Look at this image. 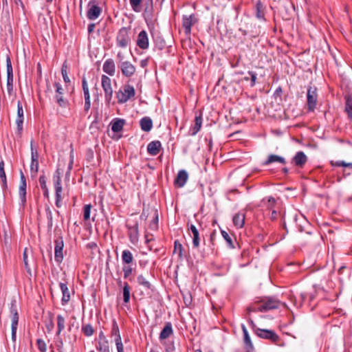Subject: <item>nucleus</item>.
<instances>
[{
    "label": "nucleus",
    "mask_w": 352,
    "mask_h": 352,
    "mask_svg": "<svg viewBox=\"0 0 352 352\" xmlns=\"http://www.w3.org/2000/svg\"><path fill=\"white\" fill-rule=\"evenodd\" d=\"M280 305L286 306L285 303L282 302L280 300L277 299L274 296L266 297L265 300H263V304L256 308H253L252 307H248L247 308V312L248 314H250L251 312H265L269 310L278 309Z\"/></svg>",
    "instance_id": "nucleus-1"
},
{
    "label": "nucleus",
    "mask_w": 352,
    "mask_h": 352,
    "mask_svg": "<svg viewBox=\"0 0 352 352\" xmlns=\"http://www.w3.org/2000/svg\"><path fill=\"white\" fill-rule=\"evenodd\" d=\"M135 95V89L133 86L126 85L122 89L116 93V97L119 103H124Z\"/></svg>",
    "instance_id": "nucleus-2"
},
{
    "label": "nucleus",
    "mask_w": 352,
    "mask_h": 352,
    "mask_svg": "<svg viewBox=\"0 0 352 352\" xmlns=\"http://www.w3.org/2000/svg\"><path fill=\"white\" fill-rule=\"evenodd\" d=\"M307 109L309 111H314L316 109L318 94L315 87H309L307 91Z\"/></svg>",
    "instance_id": "nucleus-3"
},
{
    "label": "nucleus",
    "mask_w": 352,
    "mask_h": 352,
    "mask_svg": "<svg viewBox=\"0 0 352 352\" xmlns=\"http://www.w3.org/2000/svg\"><path fill=\"white\" fill-rule=\"evenodd\" d=\"M255 334L261 338L270 340L274 343L280 340L279 336L273 330L257 328Z\"/></svg>",
    "instance_id": "nucleus-4"
},
{
    "label": "nucleus",
    "mask_w": 352,
    "mask_h": 352,
    "mask_svg": "<svg viewBox=\"0 0 352 352\" xmlns=\"http://www.w3.org/2000/svg\"><path fill=\"white\" fill-rule=\"evenodd\" d=\"M102 87L104 91L106 101L110 102L113 96V89L111 79L105 75H102Z\"/></svg>",
    "instance_id": "nucleus-5"
},
{
    "label": "nucleus",
    "mask_w": 352,
    "mask_h": 352,
    "mask_svg": "<svg viewBox=\"0 0 352 352\" xmlns=\"http://www.w3.org/2000/svg\"><path fill=\"white\" fill-rule=\"evenodd\" d=\"M101 11V8L96 3V1L91 0L88 3L87 16L89 20H95L99 17Z\"/></svg>",
    "instance_id": "nucleus-6"
},
{
    "label": "nucleus",
    "mask_w": 352,
    "mask_h": 352,
    "mask_svg": "<svg viewBox=\"0 0 352 352\" xmlns=\"http://www.w3.org/2000/svg\"><path fill=\"white\" fill-rule=\"evenodd\" d=\"M117 44L120 47H126L130 41L129 30L126 28H122L116 38Z\"/></svg>",
    "instance_id": "nucleus-7"
},
{
    "label": "nucleus",
    "mask_w": 352,
    "mask_h": 352,
    "mask_svg": "<svg viewBox=\"0 0 352 352\" xmlns=\"http://www.w3.org/2000/svg\"><path fill=\"white\" fill-rule=\"evenodd\" d=\"M63 247L64 243L62 237H58L55 240L54 258L58 263L62 262L63 259Z\"/></svg>",
    "instance_id": "nucleus-8"
},
{
    "label": "nucleus",
    "mask_w": 352,
    "mask_h": 352,
    "mask_svg": "<svg viewBox=\"0 0 352 352\" xmlns=\"http://www.w3.org/2000/svg\"><path fill=\"white\" fill-rule=\"evenodd\" d=\"M7 69V90L10 94L13 91V72L10 57L6 59Z\"/></svg>",
    "instance_id": "nucleus-9"
},
{
    "label": "nucleus",
    "mask_w": 352,
    "mask_h": 352,
    "mask_svg": "<svg viewBox=\"0 0 352 352\" xmlns=\"http://www.w3.org/2000/svg\"><path fill=\"white\" fill-rule=\"evenodd\" d=\"M307 160V156L303 151H300L292 158L291 163L298 168H303Z\"/></svg>",
    "instance_id": "nucleus-10"
},
{
    "label": "nucleus",
    "mask_w": 352,
    "mask_h": 352,
    "mask_svg": "<svg viewBox=\"0 0 352 352\" xmlns=\"http://www.w3.org/2000/svg\"><path fill=\"white\" fill-rule=\"evenodd\" d=\"M54 87L56 88L55 100L58 104L61 107H65L67 104V100H65L63 95V89L59 82H55Z\"/></svg>",
    "instance_id": "nucleus-11"
},
{
    "label": "nucleus",
    "mask_w": 352,
    "mask_h": 352,
    "mask_svg": "<svg viewBox=\"0 0 352 352\" xmlns=\"http://www.w3.org/2000/svg\"><path fill=\"white\" fill-rule=\"evenodd\" d=\"M19 197L23 206L26 203V180L23 173H21Z\"/></svg>",
    "instance_id": "nucleus-12"
},
{
    "label": "nucleus",
    "mask_w": 352,
    "mask_h": 352,
    "mask_svg": "<svg viewBox=\"0 0 352 352\" xmlns=\"http://www.w3.org/2000/svg\"><path fill=\"white\" fill-rule=\"evenodd\" d=\"M82 86L84 97H85L84 110H85V111L87 112L90 109L91 101H90V94H89L87 82L85 77L82 78Z\"/></svg>",
    "instance_id": "nucleus-13"
},
{
    "label": "nucleus",
    "mask_w": 352,
    "mask_h": 352,
    "mask_svg": "<svg viewBox=\"0 0 352 352\" xmlns=\"http://www.w3.org/2000/svg\"><path fill=\"white\" fill-rule=\"evenodd\" d=\"M122 73L126 77H130L135 72V66L129 61H122L120 65Z\"/></svg>",
    "instance_id": "nucleus-14"
},
{
    "label": "nucleus",
    "mask_w": 352,
    "mask_h": 352,
    "mask_svg": "<svg viewBox=\"0 0 352 352\" xmlns=\"http://www.w3.org/2000/svg\"><path fill=\"white\" fill-rule=\"evenodd\" d=\"M196 22L194 14L184 15L182 20V25L186 34H190L192 25Z\"/></svg>",
    "instance_id": "nucleus-15"
},
{
    "label": "nucleus",
    "mask_w": 352,
    "mask_h": 352,
    "mask_svg": "<svg viewBox=\"0 0 352 352\" xmlns=\"http://www.w3.org/2000/svg\"><path fill=\"white\" fill-rule=\"evenodd\" d=\"M23 109L22 104L20 101L17 102V118L16 120V124L17 126V131L19 134L21 135L23 131Z\"/></svg>",
    "instance_id": "nucleus-16"
},
{
    "label": "nucleus",
    "mask_w": 352,
    "mask_h": 352,
    "mask_svg": "<svg viewBox=\"0 0 352 352\" xmlns=\"http://www.w3.org/2000/svg\"><path fill=\"white\" fill-rule=\"evenodd\" d=\"M137 45L142 50H146L148 47V38L145 30H142L139 33L137 39Z\"/></svg>",
    "instance_id": "nucleus-17"
},
{
    "label": "nucleus",
    "mask_w": 352,
    "mask_h": 352,
    "mask_svg": "<svg viewBox=\"0 0 352 352\" xmlns=\"http://www.w3.org/2000/svg\"><path fill=\"white\" fill-rule=\"evenodd\" d=\"M188 175L186 170H181L178 172L175 179V184L179 188L183 187L187 182Z\"/></svg>",
    "instance_id": "nucleus-18"
},
{
    "label": "nucleus",
    "mask_w": 352,
    "mask_h": 352,
    "mask_svg": "<svg viewBox=\"0 0 352 352\" xmlns=\"http://www.w3.org/2000/svg\"><path fill=\"white\" fill-rule=\"evenodd\" d=\"M128 228H129L128 233H129V236L130 241L132 243L134 244V243H137L138 241V236H139L138 224L137 223H135L132 226H128Z\"/></svg>",
    "instance_id": "nucleus-19"
},
{
    "label": "nucleus",
    "mask_w": 352,
    "mask_h": 352,
    "mask_svg": "<svg viewBox=\"0 0 352 352\" xmlns=\"http://www.w3.org/2000/svg\"><path fill=\"white\" fill-rule=\"evenodd\" d=\"M245 213L239 212L232 217V222L236 228H242L245 223Z\"/></svg>",
    "instance_id": "nucleus-20"
},
{
    "label": "nucleus",
    "mask_w": 352,
    "mask_h": 352,
    "mask_svg": "<svg viewBox=\"0 0 352 352\" xmlns=\"http://www.w3.org/2000/svg\"><path fill=\"white\" fill-rule=\"evenodd\" d=\"M202 124V117L201 115H197L195 118V124L194 126L190 128L189 130V135L194 136L200 130Z\"/></svg>",
    "instance_id": "nucleus-21"
},
{
    "label": "nucleus",
    "mask_w": 352,
    "mask_h": 352,
    "mask_svg": "<svg viewBox=\"0 0 352 352\" xmlns=\"http://www.w3.org/2000/svg\"><path fill=\"white\" fill-rule=\"evenodd\" d=\"M274 162H278L281 164H285L286 160L283 157L275 154H271L268 156L267 159L263 163V165L268 166L269 164Z\"/></svg>",
    "instance_id": "nucleus-22"
},
{
    "label": "nucleus",
    "mask_w": 352,
    "mask_h": 352,
    "mask_svg": "<svg viewBox=\"0 0 352 352\" xmlns=\"http://www.w3.org/2000/svg\"><path fill=\"white\" fill-rule=\"evenodd\" d=\"M161 146L160 141L151 142L147 146V151L151 155H156L160 153Z\"/></svg>",
    "instance_id": "nucleus-23"
},
{
    "label": "nucleus",
    "mask_w": 352,
    "mask_h": 352,
    "mask_svg": "<svg viewBox=\"0 0 352 352\" xmlns=\"http://www.w3.org/2000/svg\"><path fill=\"white\" fill-rule=\"evenodd\" d=\"M256 17L259 20L265 21V7L261 3V0H258L255 5Z\"/></svg>",
    "instance_id": "nucleus-24"
},
{
    "label": "nucleus",
    "mask_w": 352,
    "mask_h": 352,
    "mask_svg": "<svg viewBox=\"0 0 352 352\" xmlns=\"http://www.w3.org/2000/svg\"><path fill=\"white\" fill-rule=\"evenodd\" d=\"M103 71L110 76L115 74L116 67L114 61L112 59H107L103 65Z\"/></svg>",
    "instance_id": "nucleus-25"
},
{
    "label": "nucleus",
    "mask_w": 352,
    "mask_h": 352,
    "mask_svg": "<svg viewBox=\"0 0 352 352\" xmlns=\"http://www.w3.org/2000/svg\"><path fill=\"white\" fill-rule=\"evenodd\" d=\"M10 314L12 316V324L11 327L18 326L19 316L17 312V308L16 301H12L10 306Z\"/></svg>",
    "instance_id": "nucleus-26"
},
{
    "label": "nucleus",
    "mask_w": 352,
    "mask_h": 352,
    "mask_svg": "<svg viewBox=\"0 0 352 352\" xmlns=\"http://www.w3.org/2000/svg\"><path fill=\"white\" fill-rule=\"evenodd\" d=\"M124 124V119L115 118L111 122V130L115 133H118L122 130Z\"/></svg>",
    "instance_id": "nucleus-27"
},
{
    "label": "nucleus",
    "mask_w": 352,
    "mask_h": 352,
    "mask_svg": "<svg viewBox=\"0 0 352 352\" xmlns=\"http://www.w3.org/2000/svg\"><path fill=\"white\" fill-rule=\"evenodd\" d=\"M141 129L145 132H148L153 127V121L149 117H144L140 121Z\"/></svg>",
    "instance_id": "nucleus-28"
},
{
    "label": "nucleus",
    "mask_w": 352,
    "mask_h": 352,
    "mask_svg": "<svg viewBox=\"0 0 352 352\" xmlns=\"http://www.w3.org/2000/svg\"><path fill=\"white\" fill-rule=\"evenodd\" d=\"M221 236L226 242L228 248H234L236 243L235 237L230 236L227 232L221 230Z\"/></svg>",
    "instance_id": "nucleus-29"
},
{
    "label": "nucleus",
    "mask_w": 352,
    "mask_h": 352,
    "mask_svg": "<svg viewBox=\"0 0 352 352\" xmlns=\"http://www.w3.org/2000/svg\"><path fill=\"white\" fill-rule=\"evenodd\" d=\"M345 99V107L344 111L347 114L348 118L352 121V96L346 95Z\"/></svg>",
    "instance_id": "nucleus-30"
},
{
    "label": "nucleus",
    "mask_w": 352,
    "mask_h": 352,
    "mask_svg": "<svg viewBox=\"0 0 352 352\" xmlns=\"http://www.w3.org/2000/svg\"><path fill=\"white\" fill-rule=\"evenodd\" d=\"M60 288L61 289V292L63 293V297H62V304L63 305H66L70 300V295L68 289V287L66 284L63 283H60Z\"/></svg>",
    "instance_id": "nucleus-31"
},
{
    "label": "nucleus",
    "mask_w": 352,
    "mask_h": 352,
    "mask_svg": "<svg viewBox=\"0 0 352 352\" xmlns=\"http://www.w3.org/2000/svg\"><path fill=\"white\" fill-rule=\"evenodd\" d=\"M190 230L192 234V245L194 248H198L199 245V231L194 225H190Z\"/></svg>",
    "instance_id": "nucleus-32"
},
{
    "label": "nucleus",
    "mask_w": 352,
    "mask_h": 352,
    "mask_svg": "<svg viewBox=\"0 0 352 352\" xmlns=\"http://www.w3.org/2000/svg\"><path fill=\"white\" fill-rule=\"evenodd\" d=\"M173 333L172 325L167 322L160 334V339L164 340L168 338Z\"/></svg>",
    "instance_id": "nucleus-33"
},
{
    "label": "nucleus",
    "mask_w": 352,
    "mask_h": 352,
    "mask_svg": "<svg viewBox=\"0 0 352 352\" xmlns=\"http://www.w3.org/2000/svg\"><path fill=\"white\" fill-rule=\"evenodd\" d=\"M243 343L246 351L245 352H253L254 346L249 334H246V336H243Z\"/></svg>",
    "instance_id": "nucleus-34"
},
{
    "label": "nucleus",
    "mask_w": 352,
    "mask_h": 352,
    "mask_svg": "<svg viewBox=\"0 0 352 352\" xmlns=\"http://www.w3.org/2000/svg\"><path fill=\"white\" fill-rule=\"evenodd\" d=\"M133 257L132 253L128 250H124L122 253V260L124 263L129 264L133 261Z\"/></svg>",
    "instance_id": "nucleus-35"
},
{
    "label": "nucleus",
    "mask_w": 352,
    "mask_h": 352,
    "mask_svg": "<svg viewBox=\"0 0 352 352\" xmlns=\"http://www.w3.org/2000/svg\"><path fill=\"white\" fill-rule=\"evenodd\" d=\"M65 327V319L62 315L57 316V335H60L62 331L64 330Z\"/></svg>",
    "instance_id": "nucleus-36"
},
{
    "label": "nucleus",
    "mask_w": 352,
    "mask_h": 352,
    "mask_svg": "<svg viewBox=\"0 0 352 352\" xmlns=\"http://www.w3.org/2000/svg\"><path fill=\"white\" fill-rule=\"evenodd\" d=\"M144 5V14L146 16H151L153 12V0H146Z\"/></svg>",
    "instance_id": "nucleus-37"
},
{
    "label": "nucleus",
    "mask_w": 352,
    "mask_h": 352,
    "mask_svg": "<svg viewBox=\"0 0 352 352\" xmlns=\"http://www.w3.org/2000/svg\"><path fill=\"white\" fill-rule=\"evenodd\" d=\"M130 299V287L126 283L123 287V300L124 303H128Z\"/></svg>",
    "instance_id": "nucleus-38"
},
{
    "label": "nucleus",
    "mask_w": 352,
    "mask_h": 352,
    "mask_svg": "<svg viewBox=\"0 0 352 352\" xmlns=\"http://www.w3.org/2000/svg\"><path fill=\"white\" fill-rule=\"evenodd\" d=\"M82 331L86 336H91L94 331L93 327L90 324H87L82 327Z\"/></svg>",
    "instance_id": "nucleus-39"
},
{
    "label": "nucleus",
    "mask_w": 352,
    "mask_h": 352,
    "mask_svg": "<svg viewBox=\"0 0 352 352\" xmlns=\"http://www.w3.org/2000/svg\"><path fill=\"white\" fill-rule=\"evenodd\" d=\"M92 206L91 204H87L84 207L83 210V218L85 221H87L90 219V213Z\"/></svg>",
    "instance_id": "nucleus-40"
},
{
    "label": "nucleus",
    "mask_w": 352,
    "mask_h": 352,
    "mask_svg": "<svg viewBox=\"0 0 352 352\" xmlns=\"http://www.w3.org/2000/svg\"><path fill=\"white\" fill-rule=\"evenodd\" d=\"M67 69H68V67H67L66 63H64L62 65L61 73L63 75V80L65 82H70L69 78L67 75Z\"/></svg>",
    "instance_id": "nucleus-41"
},
{
    "label": "nucleus",
    "mask_w": 352,
    "mask_h": 352,
    "mask_svg": "<svg viewBox=\"0 0 352 352\" xmlns=\"http://www.w3.org/2000/svg\"><path fill=\"white\" fill-rule=\"evenodd\" d=\"M142 0H129L131 6L133 11L138 12L140 11V6Z\"/></svg>",
    "instance_id": "nucleus-42"
},
{
    "label": "nucleus",
    "mask_w": 352,
    "mask_h": 352,
    "mask_svg": "<svg viewBox=\"0 0 352 352\" xmlns=\"http://www.w3.org/2000/svg\"><path fill=\"white\" fill-rule=\"evenodd\" d=\"M30 148H31V162H38V154L36 151H34L32 141L30 143Z\"/></svg>",
    "instance_id": "nucleus-43"
},
{
    "label": "nucleus",
    "mask_w": 352,
    "mask_h": 352,
    "mask_svg": "<svg viewBox=\"0 0 352 352\" xmlns=\"http://www.w3.org/2000/svg\"><path fill=\"white\" fill-rule=\"evenodd\" d=\"M138 282L145 288L149 289L151 287L150 283L142 275L138 276Z\"/></svg>",
    "instance_id": "nucleus-44"
},
{
    "label": "nucleus",
    "mask_w": 352,
    "mask_h": 352,
    "mask_svg": "<svg viewBox=\"0 0 352 352\" xmlns=\"http://www.w3.org/2000/svg\"><path fill=\"white\" fill-rule=\"evenodd\" d=\"M174 245V252H177L179 258H182L183 252L182 245L177 241H175Z\"/></svg>",
    "instance_id": "nucleus-45"
},
{
    "label": "nucleus",
    "mask_w": 352,
    "mask_h": 352,
    "mask_svg": "<svg viewBox=\"0 0 352 352\" xmlns=\"http://www.w3.org/2000/svg\"><path fill=\"white\" fill-rule=\"evenodd\" d=\"M61 171L59 168H58L54 175V177H53V179H54V186H58V185H61L60 184V175H61Z\"/></svg>",
    "instance_id": "nucleus-46"
},
{
    "label": "nucleus",
    "mask_w": 352,
    "mask_h": 352,
    "mask_svg": "<svg viewBox=\"0 0 352 352\" xmlns=\"http://www.w3.org/2000/svg\"><path fill=\"white\" fill-rule=\"evenodd\" d=\"M116 348L118 350V352H124V347L121 340V336H118L117 338L115 339Z\"/></svg>",
    "instance_id": "nucleus-47"
},
{
    "label": "nucleus",
    "mask_w": 352,
    "mask_h": 352,
    "mask_svg": "<svg viewBox=\"0 0 352 352\" xmlns=\"http://www.w3.org/2000/svg\"><path fill=\"white\" fill-rule=\"evenodd\" d=\"M0 179L2 182L3 188L6 189L7 188V180H6V175L4 169L0 170Z\"/></svg>",
    "instance_id": "nucleus-48"
},
{
    "label": "nucleus",
    "mask_w": 352,
    "mask_h": 352,
    "mask_svg": "<svg viewBox=\"0 0 352 352\" xmlns=\"http://www.w3.org/2000/svg\"><path fill=\"white\" fill-rule=\"evenodd\" d=\"M37 346L41 352H46V351H47L46 344L42 339L37 340Z\"/></svg>",
    "instance_id": "nucleus-49"
},
{
    "label": "nucleus",
    "mask_w": 352,
    "mask_h": 352,
    "mask_svg": "<svg viewBox=\"0 0 352 352\" xmlns=\"http://www.w3.org/2000/svg\"><path fill=\"white\" fill-rule=\"evenodd\" d=\"M109 350V347L108 345V342L107 340H104L103 342H99L98 346H97V349L99 351V352H102L104 349Z\"/></svg>",
    "instance_id": "nucleus-50"
},
{
    "label": "nucleus",
    "mask_w": 352,
    "mask_h": 352,
    "mask_svg": "<svg viewBox=\"0 0 352 352\" xmlns=\"http://www.w3.org/2000/svg\"><path fill=\"white\" fill-rule=\"evenodd\" d=\"M248 74L250 75L251 78L250 87H253L256 84L257 74L256 72L252 71H248Z\"/></svg>",
    "instance_id": "nucleus-51"
},
{
    "label": "nucleus",
    "mask_w": 352,
    "mask_h": 352,
    "mask_svg": "<svg viewBox=\"0 0 352 352\" xmlns=\"http://www.w3.org/2000/svg\"><path fill=\"white\" fill-rule=\"evenodd\" d=\"M331 164L336 166H346L352 168V163H346L344 161H336L334 164L331 162Z\"/></svg>",
    "instance_id": "nucleus-52"
},
{
    "label": "nucleus",
    "mask_w": 352,
    "mask_h": 352,
    "mask_svg": "<svg viewBox=\"0 0 352 352\" xmlns=\"http://www.w3.org/2000/svg\"><path fill=\"white\" fill-rule=\"evenodd\" d=\"M276 203V200L273 197H269L267 198V208L269 210H272Z\"/></svg>",
    "instance_id": "nucleus-53"
},
{
    "label": "nucleus",
    "mask_w": 352,
    "mask_h": 352,
    "mask_svg": "<svg viewBox=\"0 0 352 352\" xmlns=\"http://www.w3.org/2000/svg\"><path fill=\"white\" fill-rule=\"evenodd\" d=\"M23 256V262H24L25 267L28 270V272L30 273V268L28 263L27 248H25L24 250Z\"/></svg>",
    "instance_id": "nucleus-54"
},
{
    "label": "nucleus",
    "mask_w": 352,
    "mask_h": 352,
    "mask_svg": "<svg viewBox=\"0 0 352 352\" xmlns=\"http://www.w3.org/2000/svg\"><path fill=\"white\" fill-rule=\"evenodd\" d=\"M39 184L41 185V189L46 188V179L44 175H42L39 177Z\"/></svg>",
    "instance_id": "nucleus-55"
},
{
    "label": "nucleus",
    "mask_w": 352,
    "mask_h": 352,
    "mask_svg": "<svg viewBox=\"0 0 352 352\" xmlns=\"http://www.w3.org/2000/svg\"><path fill=\"white\" fill-rule=\"evenodd\" d=\"M30 170L36 173L38 170V162H31Z\"/></svg>",
    "instance_id": "nucleus-56"
},
{
    "label": "nucleus",
    "mask_w": 352,
    "mask_h": 352,
    "mask_svg": "<svg viewBox=\"0 0 352 352\" xmlns=\"http://www.w3.org/2000/svg\"><path fill=\"white\" fill-rule=\"evenodd\" d=\"M112 333L116 335V337L118 336H120V335L119 329H118V326L116 322H115V321L113 322V324Z\"/></svg>",
    "instance_id": "nucleus-57"
},
{
    "label": "nucleus",
    "mask_w": 352,
    "mask_h": 352,
    "mask_svg": "<svg viewBox=\"0 0 352 352\" xmlns=\"http://www.w3.org/2000/svg\"><path fill=\"white\" fill-rule=\"evenodd\" d=\"M123 272H124V277L126 278L131 274L132 268L131 267H124Z\"/></svg>",
    "instance_id": "nucleus-58"
},
{
    "label": "nucleus",
    "mask_w": 352,
    "mask_h": 352,
    "mask_svg": "<svg viewBox=\"0 0 352 352\" xmlns=\"http://www.w3.org/2000/svg\"><path fill=\"white\" fill-rule=\"evenodd\" d=\"M54 187L56 191V197H61V193L63 191L61 185L54 186Z\"/></svg>",
    "instance_id": "nucleus-59"
},
{
    "label": "nucleus",
    "mask_w": 352,
    "mask_h": 352,
    "mask_svg": "<svg viewBox=\"0 0 352 352\" xmlns=\"http://www.w3.org/2000/svg\"><path fill=\"white\" fill-rule=\"evenodd\" d=\"M47 219H48V226L50 228L52 227V213L50 210H47Z\"/></svg>",
    "instance_id": "nucleus-60"
},
{
    "label": "nucleus",
    "mask_w": 352,
    "mask_h": 352,
    "mask_svg": "<svg viewBox=\"0 0 352 352\" xmlns=\"http://www.w3.org/2000/svg\"><path fill=\"white\" fill-rule=\"evenodd\" d=\"M158 221V216H157V210L155 211V219L153 220V223L151 224V227L153 228H157V224Z\"/></svg>",
    "instance_id": "nucleus-61"
},
{
    "label": "nucleus",
    "mask_w": 352,
    "mask_h": 352,
    "mask_svg": "<svg viewBox=\"0 0 352 352\" xmlns=\"http://www.w3.org/2000/svg\"><path fill=\"white\" fill-rule=\"evenodd\" d=\"M248 322L256 333V329H257L258 327H256L255 323L254 322L253 320L251 318H248Z\"/></svg>",
    "instance_id": "nucleus-62"
},
{
    "label": "nucleus",
    "mask_w": 352,
    "mask_h": 352,
    "mask_svg": "<svg viewBox=\"0 0 352 352\" xmlns=\"http://www.w3.org/2000/svg\"><path fill=\"white\" fill-rule=\"evenodd\" d=\"M12 329V340L13 342L16 340V327H11Z\"/></svg>",
    "instance_id": "nucleus-63"
},
{
    "label": "nucleus",
    "mask_w": 352,
    "mask_h": 352,
    "mask_svg": "<svg viewBox=\"0 0 352 352\" xmlns=\"http://www.w3.org/2000/svg\"><path fill=\"white\" fill-rule=\"evenodd\" d=\"M236 193H237V190L234 189V190H230L228 194H226V197L229 200H233V199L232 197H230V195H234Z\"/></svg>",
    "instance_id": "nucleus-64"
}]
</instances>
